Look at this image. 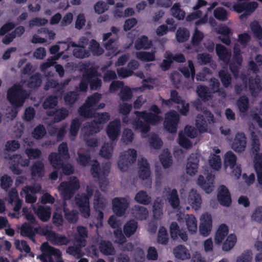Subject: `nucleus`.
I'll return each instance as SVG.
<instances>
[{"label":"nucleus","instance_id":"f257e3e1","mask_svg":"<svg viewBox=\"0 0 262 262\" xmlns=\"http://www.w3.org/2000/svg\"><path fill=\"white\" fill-rule=\"evenodd\" d=\"M27 96L26 91L18 84H14L8 90L7 98L13 107L12 109L13 118H15L17 114L16 108L23 105Z\"/></svg>","mask_w":262,"mask_h":262},{"label":"nucleus","instance_id":"f03ea898","mask_svg":"<svg viewBox=\"0 0 262 262\" xmlns=\"http://www.w3.org/2000/svg\"><path fill=\"white\" fill-rule=\"evenodd\" d=\"M110 166L107 164L100 166L97 160H95L92 164L91 172L94 179H97L102 191H104V188L107 185L108 182L106 177L110 172Z\"/></svg>","mask_w":262,"mask_h":262},{"label":"nucleus","instance_id":"7ed1b4c3","mask_svg":"<svg viewBox=\"0 0 262 262\" xmlns=\"http://www.w3.org/2000/svg\"><path fill=\"white\" fill-rule=\"evenodd\" d=\"M40 250L42 253L38 256L37 258H39L41 262H54L53 256L56 262H62L60 251L50 246L48 242L41 244Z\"/></svg>","mask_w":262,"mask_h":262},{"label":"nucleus","instance_id":"20e7f679","mask_svg":"<svg viewBox=\"0 0 262 262\" xmlns=\"http://www.w3.org/2000/svg\"><path fill=\"white\" fill-rule=\"evenodd\" d=\"M149 111L151 112L148 113L146 111L141 112L136 111L134 114L139 118L143 119L149 124V126L156 125L162 120V117L160 116L161 111L157 105H152L149 108Z\"/></svg>","mask_w":262,"mask_h":262},{"label":"nucleus","instance_id":"39448f33","mask_svg":"<svg viewBox=\"0 0 262 262\" xmlns=\"http://www.w3.org/2000/svg\"><path fill=\"white\" fill-rule=\"evenodd\" d=\"M86 190V193H83L75 198V203L79 208L81 216L88 219L90 215L89 200L92 196L94 191L89 186H87Z\"/></svg>","mask_w":262,"mask_h":262},{"label":"nucleus","instance_id":"423d86ee","mask_svg":"<svg viewBox=\"0 0 262 262\" xmlns=\"http://www.w3.org/2000/svg\"><path fill=\"white\" fill-rule=\"evenodd\" d=\"M137 151L134 149H128L122 152L118 161V166L121 171H126L129 166L134 163L137 159Z\"/></svg>","mask_w":262,"mask_h":262},{"label":"nucleus","instance_id":"0eeeda50","mask_svg":"<svg viewBox=\"0 0 262 262\" xmlns=\"http://www.w3.org/2000/svg\"><path fill=\"white\" fill-rule=\"evenodd\" d=\"M79 182L76 178L69 181H63L58 186V189L65 199L72 197L76 190L79 188Z\"/></svg>","mask_w":262,"mask_h":262},{"label":"nucleus","instance_id":"6e6552de","mask_svg":"<svg viewBox=\"0 0 262 262\" xmlns=\"http://www.w3.org/2000/svg\"><path fill=\"white\" fill-rule=\"evenodd\" d=\"M57 43L64 44L66 46V51L68 50L70 47H74L73 55L76 58L83 59L88 57L90 55V51L85 49V47L78 45L76 42L73 41L70 37L66 38L64 41H58Z\"/></svg>","mask_w":262,"mask_h":262},{"label":"nucleus","instance_id":"1a4fd4ad","mask_svg":"<svg viewBox=\"0 0 262 262\" xmlns=\"http://www.w3.org/2000/svg\"><path fill=\"white\" fill-rule=\"evenodd\" d=\"M41 232V234L45 236L47 239L53 245H67L70 242V239L67 236L57 233L52 230L43 228Z\"/></svg>","mask_w":262,"mask_h":262},{"label":"nucleus","instance_id":"9d476101","mask_svg":"<svg viewBox=\"0 0 262 262\" xmlns=\"http://www.w3.org/2000/svg\"><path fill=\"white\" fill-rule=\"evenodd\" d=\"M179 120L180 116L176 111H168L165 114L163 123L164 128L170 133H176Z\"/></svg>","mask_w":262,"mask_h":262},{"label":"nucleus","instance_id":"9b49d317","mask_svg":"<svg viewBox=\"0 0 262 262\" xmlns=\"http://www.w3.org/2000/svg\"><path fill=\"white\" fill-rule=\"evenodd\" d=\"M242 0L235 3L233 6V10L237 13L244 12L245 15H250L258 7V4L255 2H242Z\"/></svg>","mask_w":262,"mask_h":262},{"label":"nucleus","instance_id":"f8f14e48","mask_svg":"<svg viewBox=\"0 0 262 262\" xmlns=\"http://www.w3.org/2000/svg\"><path fill=\"white\" fill-rule=\"evenodd\" d=\"M212 227V220L211 214L206 212L200 218L199 231L203 236H207L210 233Z\"/></svg>","mask_w":262,"mask_h":262},{"label":"nucleus","instance_id":"ddd939ff","mask_svg":"<svg viewBox=\"0 0 262 262\" xmlns=\"http://www.w3.org/2000/svg\"><path fill=\"white\" fill-rule=\"evenodd\" d=\"M128 205L127 200L124 198H115L113 200V210L118 216L124 214Z\"/></svg>","mask_w":262,"mask_h":262},{"label":"nucleus","instance_id":"4468645a","mask_svg":"<svg viewBox=\"0 0 262 262\" xmlns=\"http://www.w3.org/2000/svg\"><path fill=\"white\" fill-rule=\"evenodd\" d=\"M106 134L111 141L116 140L120 134L121 123L120 120L116 119L110 122L106 127Z\"/></svg>","mask_w":262,"mask_h":262},{"label":"nucleus","instance_id":"2eb2a0df","mask_svg":"<svg viewBox=\"0 0 262 262\" xmlns=\"http://www.w3.org/2000/svg\"><path fill=\"white\" fill-rule=\"evenodd\" d=\"M217 199L219 203L223 206L229 207L231 205V194L226 186L222 185L219 187Z\"/></svg>","mask_w":262,"mask_h":262},{"label":"nucleus","instance_id":"dca6fc26","mask_svg":"<svg viewBox=\"0 0 262 262\" xmlns=\"http://www.w3.org/2000/svg\"><path fill=\"white\" fill-rule=\"evenodd\" d=\"M214 176L211 173H208L206 180L202 175H200L197 180V184L206 193H210L213 189Z\"/></svg>","mask_w":262,"mask_h":262},{"label":"nucleus","instance_id":"f3484780","mask_svg":"<svg viewBox=\"0 0 262 262\" xmlns=\"http://www.w3.org/2000/svg\"><path fill=\"white\" fill-rule=\"evenodd\" d=\"M247 144L246 137L244 133L236 134L231 147L236 152H242L245 150Z\"/></svg>","mask_w":262,"mask_h":262},{"label":"nucleus","instance_id":"a211bd4d","mask_svg":"<svg viewBox=\"0 0 262 262\" xmlns=\"http://www.w3.org/2000/svg\"><path fill=\"white\" fill-rule=\"evenodd\" d=\"M138 174L139 178L143 180L147 179L150 175L149 163L146 159L142 157L138 159Z\"/></svg>","mask_w":262,"mask_h":262},{"label":"nucleus","instance_id":"6ab92c4d","mask_svg":"<svg viewBox=\"0 0 262 262\" xmlns=\"http://www.w3.org/2000/svg\"><path fill=\"white\" fill-rule=\"evenodd\" d=\"M199 158L196 154H191L188 158L186 166V172L190 176H193L198 171Z\"/></svg>","mask_w":262,"mask_h":262},{"label":"nucleus","instance_id":"aec40b11","mask_svg":"<svg viewBox=\"0 0 262 262\" xmlns=\"http://www.w3.org/2000/svg\"><path fill=\"white\" fill-rule=\"evenodd\" d=\"M89 63H85L81 65L80 68L81 71L84 72L83 76L86 80H91L92 78L100 75L97 72V67L92 66L89 67Z\"/></svg>","mask_w":262,"mask_h":262},{"label":"nucleus","instance_id":"412c9836","mask_svg":"<svg viewBox=\"0 0 262 262\" xmlns=\"http://www.w3.org/2000/svg\"><path fill=\"white\" fill-rule=\"evenodd\" d=\"M37 229L27 223H24L20 228V234L24 236L28 237L33 242L35 241V233L37 232Z\"/></svg>","mask_w":262,"mask_h":262},{"label":"nucleus","instance_id":"4be33fe9","mask_svg":"<svg viewBox=\"0 0 262 262\" xmlns=\"http://www.w3.org/2000/svg\"><path fill=\"white\" fill-rule=\"evenodd\" d=\"M188 200L192 208H194L195 210H198L201 207L202 204L201 197V195L198 193L196 190L192 189L190 190Z\"/></svg>","mask_w":262,"mask_h":262},{"label":"nucleus","instance_id":"5701e85b","mask_svg":"<svg viewBox=\"0 0 262 262\" xmlns=\"http://www.w3.org/2000/svg\"><path fill=\"white\" fill-rule=\"evenodd\" d=\"M35 213L41 221L47 222L51 217V209L47 206H39L35 210Z\"/></svg>","mask_w":262,"mask_h":262},{"label":"nucleus","instance_id":"b1692460","mask_svg":"<svg viewBox=\"0 0 262 262\" xmlns=\"http://www.w3.org/2000/svg\"><path fill=\"white\" fill-rule=\"evenodd\" d=\"M134 45L135 49L137 50H148L151 48L152 43L147 36L142 35L135 41Z\"/></svg>","mask_w":262,"mask_h":262},{"label":"nucleus","instance_id":"393cba45","mask_svg":"<svg viewBox=\"0 0 262 262\" xmlns=\"http://www.w3.org/2000/svg\"><path fill=\"white\" fill-rule=\"evenodd\" d=\"M260 150L259 141L257 138H253L252 141L251 152L254 156V164L262 162V153H259Z\"/></svg>","mask_w":262,"mask_h":262},{"label":"nucleus","instance_id":"a878e982","mask_svg":"<svg viewBox=\"0 0 262 262\" xmlns=\"http://www.w3.org/2000/svg\"><path fill=\"white\" fill-rule=\"evenodd\" d=\"M248 82L249 88L251 95L254 97L257 96L262 90L259 79L254 78L251 76L248 79Z\"/></svg>","mask_w":262,"mask_h":262},{"label":"nucleus","instance_id":"bb28decb","mask_svg":"<svg viewBox=\"0 0 262 262\" xmlns=\"http://www.w3.org/2000/svg\"><path fill=\"white\" fill-rule=\"evenodd\" d=\"M229 232L228 227L225 224L219 226L214 237L215 243L220 245L224 241Z\"/></svg>","mask_w":262,"mask_h":262},{"label":"nucleus","instance_id":"cd10ccee","mask_svg":"<svg viewBox=\"0 0 262 262\" xmlns=\"http://www.w3.org/2000/svg\"><path fill=\"white\" fill-rule=\"evenodd\" d=\"M174 256L180 259L185 260L190 257L188 250L183 245H178L173 249Z\"/></svg>","mask_w":262,"mask_h":262},{"label":"nucleus","instance_id":"c85d7f7f","mask_svg":"<svg viewBox=\"0 0 262 262\" xmlns=\"http://www.w3.org/2000/svg\"><path fill=\"white\" fill-rule=\"evenodd\" d=\"M180 72L186 78H189L190 76L192 80H194L195 71L194 64L192 60L188 61V67H183L179 69Z\"/></svg>","mask_w":262,"mask_h":262},{"label":"nucleus","instance_id":"c756f323","mask_svg":"<svg viewBox=\"0 0 262 262\" xmlns=\"http://www.w3.org/2000/svg\"><path fill=\"white\" fill-rule=\"evenodd\" d=\"M31 173L33 178H41L44 174V164L41 161L34 162L31 168Z\"/></svg>","mask_w":262,"mask_h":262},{"label":"nucleus","instance_id":"7c9ffc66","mask_svg":"<svg viewBox=\"0 0 262 262\" xmlns=\"http://www.w3.org/2000/svg\"><path fill=\"white\" fill-rule=\"evenodd\" d=\"M77 232L79 236L75 237L76 242L80 246H85L86 243L85 238L88 237V230L86 227L83 226H78L77 227Z\"/></svg>","mask_w":262,"mask_h":262},{"label":"nucleus","instance_id":"2f4dec72","mask_svg":"<svg viewBox=\"0 0 262 262\" xmlns=\"http://www.w3.org/2000/svg\"><path fill=\"white\" fill-rule=\"evenodd\" d=\"M138 223L134 220L127 221L123 226V232L127 237H129L136 231Z\"/></svg>","mask_w":262,"mask_h":262},{"label":"nucleus","instance_id":"473e14b6","mask_svg":"<svg viewBox=\"0 0 262 262\" xmlns=\"http://www.w3.org/2000/svg\"><path fill=\"white\" fill-rule=\"evenodd\" d=\"M49 161L54 169H60L63 163V157L57 152H52L49 155Z\"/></svg>","mask_w":262,"mask_h":262},{"label":"nucleus","instance_id":"72a5a7b5","mask_svg":"<svg viewBox=\"0 0 262 262\" xmlns=\"http://www.w3.org/2000/svg\"><path fill=\"white\" fill-rule=\"evenodd\" d=\"M42 82V77L40 73H36L32 75L27 80V86L30 89H37L39 88Z\"/></svg>","mask_w":262,"mask_h":262},{"label":"nucleus","instance_id":"f704fd0d","mask_svg":"<svg viewBox=\"0 0 262 262\" xmlns=\"http://www.w3.org/2000/svg\"><path fill=\"white\" fill-rule=\"evenodd\" d=\"M148 210L144 206L135 205L133 209V214L135 217L139 220L146 219L148 215Z\"/></svg>","mask_w":262,"mask_h":262},{"label":"nucleus","instance_id":"c9c22d12","mask_svg":"<svg viewBox=\"0 0 262 262\" xmlns=\"http://www.w3.org/2000/svg\"><path fill=\"white\" fill-rule=\"evenodd\" d=\"M137 116L133 119L132 124L133 127L136 130H139L142 133H147L150 130V126L144 120L142 121Z\"/></svg>","mask_w":262,"mask_h":262},{"label":"nucleus","instance_id":"e433bc0d","mask_svg":"<svg viewBox=\"0 0 262 262\" xmlns=\"http://www.w3.org/2000/svg\"><path fill=\"white\" fill-rule=\"evenodd\" d=\"M186 224L189 232L193 234L197 231V220L193 214H187L186 218Z\"/></svg>","mask_w":262,"mask_h":262},{"label":"nucleus","instance_id":"4c0bfd02","mask_svg":"<svg viewBox=\"0 0 262 262\" xmlns=\"http://www.w3.org/2000/svg\"><path fill=\"white\" fill-rule=\"evenodd\" d=\"M215 50L216 54L221 60L225 62L229 61L230 55L228 54L226 47L222 44L218 43L216 45Z\"/></svg>","mask_w":262,"mask_h":262},{"label":"nucleus","instance_id":"58836bf2","mask_svg":"<svg viewBox=\"0 0 262 262\" xmlns=\"http://www.w3.org/2000/svg\"><path fill=\"white\" fill-rule=\"evenodd\" d=\"M219 77L225 88H227L231 85V76L227 70H220L219 72Z\"/></svg>","mask_w":262,"mask_h":262},{"label":"nucleus","instance_id":"ea45409f","mask_svg":"<svg viewBox=\"0 0 262 262\" xmlns=\"http://www.w3.org/2000/svg\"><path fill=\"white\" fill-rule=\"evenodd\" d=\"M78 113L80 116L84 118H91L94 117L95 111L92 106L86 105V103H84L78 109Z\"/></svg>","mask_w":262,"mask_h":262},{"label":"nucleus","instance_id":"a19ab883","mask_svg":"<svg viewBox=\"0 0 262 262\" xmlns=\"http://www.w3.org/2000/svg\"><path fill=\"white\" fill-rule=\"evenodd\" d=\"M94 205L96 210H103L105 207V200L98 190L95 192Z\"/></svg>","mask_w":262,"mask_h":262},{"label":"nucleus","instance_id":"79ce46f5","mask_svg":"<svg viewBox=\"0 0 262 262\" xmlns=\"http://www.w3.org/2000/svg\"><path fill=\"white\" fill-rule=\"evenodd\" d=\"M236 103L238 108L241 113H245L248 111L249 107V101L247 96H241L237 99Z\"/></svg>","mask_w":262,"mask_h":262},{"label":"nucleus","instance_id":"37998d69","mask_svg":"<svg viewBox=\"0 0 262 262\" xmlns=\"http://www.w3.org/2000/svg\"><path fill=\"white\" fill-rule=\"evenodd\" d=\"M86 127L89 135H92L99 132L102 129V125L100 124V122L97 121V119H94L88 123Z\"/></svg>","mask_w":262,"mask_h":262},{"label":"nucleus","instance_id":"c03bdc74","mask_svg":"<svg viewBox=\"0 0 262 262\" xmlns=\"http://www.w3.org/2000/svg\"><path fill=\"white\" fill-rule=\"evenodd\" d=\"M237 238L234 234H230L223 244L222 249L225 251L230 250L235 245Z\"/></svg>","mask_w":262,"mask_h":262},{"label":"nucleus","instance_id":"a18cd8bd","mask_svg":"<svg viewBox=\"0 0 262 262\" xmlns=\"http://www.w3.org/2000/svg\"><path fill=\"white\" fill-rule=\"evenodd\" d=\"M58 97L55 95L48 96L42 103V106L45 109L53 108L57 106Z\"/></svg>","mask_w":262,"mask_h":262},{"label":"nucleus","instance_id":"49530a36","mask_svg":"<svg viewBox=\"0 0 262 262\" xmlns=\"http://www.w3.org/2000/svg\"><path fill=\"white\" fill-rule=\"evenodd\" d=\"M135 199L136 202L143 205H148L151 201L150 197L143 190L139 191L136 194Z\"/></svg>","mask_w":262,"mask_h":262},{"label":"nucleus","instance_id":"de8ad7c7","mask_svg":"<svg viewBox=\"0 0 262 262\" xmlns=\"http://www.w3.org/2000/svg\"><path fill=\"white\" fill-rule=\"evenodd\" d=\"M190 36L189 31L185 28H179L176 33V38L178 42H184L187 41Z\"/></svg>","mask_w":262,"mask_h":262},{"label":"nucleus","instance_id":"09e8293b","mask_svg":"<svg viewBox=\"0 0 262 262\" xmlns=\"http://www.w3.org/2000/svg\"><path fill=\"white\" fill-rule=\"evenodd\" d=\"M213 15L216 19L220 21H225L228 19V14L225 8L217 7L214 10Z\"/></svg>","mask_w":262,"mask_h":262},{"label":"nucleus","instance_id":"8fccbe9b","mask_svg":"<svg viewBox=\"0 0 262 262\" xmlns=\"http://www.w3.org/2000/svg\"><path fill=\"white\" fill-rule=\"evenodd\" d=\"M46 129L42 124L37 125L32 133V136L36 140L42 139L46 134Z\"/></svg>","mask_w":262,"mask_h":262},{"label":"nucleus","instance_id":"3c124183","mask_svg":"<svg viewBox=\"0 0 262 262\" xmlns=\"http://www.w3.org/2000/svg\"><path fill=\"white\" fill-rule=\"evenodd\" d=\"M168 235L166 228L162 226L160 228L157 235V241L162 245H166L168 242Z\"/></svg>","mask_w":262,"mask_h":262},{"label":"nucleus","instance_id":"603ef678","mask_svg":"<svg viewBox=\"0 0 262 262\" xmlns=\"http://www.w3.org/2000/svg\"><path fill=\"white\" fill-rule=\"evenodd\" d=\"M195 125L201 133L207 131V124L203 115L199 114L196 116Z\"/></svg>","mask_w":262,"mask_h":262},{"label":"nucleus","instance_id":"864d4df0","mask_svg":"<svg viewBox=\"0 0 262 262\" xmlns=\"http://www.w3.org/2000/svg\"><path fill=\"white\" fill-rule=\"evenodd\" d=\"M136 55L138 59L144 61H153L156 59L155 52H139L137 53Z\"/></svg>","mask_w":262,"mask_h":262},{"label":"nucleus","instance_id":"5fc2aeb1","mask_svg":"<svg viewBox=\"0 0 262 262\" xmlns=\"http://www.w3.org/2000/svg\"><path fill=\"white\" fill-rule=\"evenodd\" d=\"M118 96L122 101H128L132 99L133 93L129 87L125 86L121 89Z\"/></svg>","mask_w":262,"mask_h":262},{"label":"nucleus","instance_id":"6e6d98bb","mask_svg":"<svg viewBox=\"0 0 262 262\" xmlns=\"http://www.w3.org/2000/svg\"><path fill=\"white\" fill-rule=\"evenodd\" d=\"M169 202L171 206L174 208H177L180 205V200L177 189H173L170 192L168 198Z\"/></svg>","mask_w":262,"mask_h":262},{"label":"nucleus","instance_id":"4d7b16f0","mask_svg":"<svg viewBox=\"0 0 262 262\" xmlns=\"http://www.w3.org/2000/svg\"><path fill=\"white\" fill-rule=\"evenodd\" d=\"M100 248L101 252L106 255H113L115 253V249L109 241L101 243Z\"/></svg>","mask_w":262,"mask_h":262},{"label":"nucleus","instance_id":"13d9d810","mask_svg":"<svg viewBox=\"0 0 262 262\" xmlns=\"http://www.w3.org/2000/svg\"><path fill=\"white\" fill-rule=\"evenodd\" d=\"M197 93L199 97L204 102L209 100L211 96L208 88L206 86L200 85L197 88Z\"/></svg>","mask_w":262,"mask_h":262},{"label":"nucleus","instance_id":"bf43d9fd","mask_svg":"<svg viewBox=\"0 0 262 262\" xmlns=\"http://www.w3.org/2000/svg\"><path fill=\"white\" fill-rule=\"evenodd\" d=\"M236 156L231 151H227L224 158V162L226 166H229L231 168L234 167L236 164Z\"/></svg>","mask_w":262,"mask_h":262},{"label":"nucleus","instance_id":"052dcab7","mask_svg":"<svg viewBox=\"0 0 262 262\" xmlns=\"http://www.w3.org/2000/svg\"><path fill=\"white\" fill-rule=\"evenodd\" d=\"M149 142L150 147L155 149H160L163 145L162 140L156 134L150 136L149 138Z\"/></svg>","mask_w":262,"mask_h":262},{"label":"nucleus","instance_id":"680f3d73","mask_svg":"<svg viewBox=\"0 0 262 262\" xmlns=\"http://www.w3.org/2000/svg\"><path fill=\"white\" fill-rule=\"evenodd\" d=\"M81 125V122L78 118H76L73 119L70 125V135L71 136L76 137L77 135Z\"/></svg>","mask_w":262,"mask_h":262},{"label":"nucleus","instance_id":"e2e57ef3","mask_svg":"<svg viewBox=\"0 0 262 262\" xmlns=\"http://www.w3.org/2000/svg\"><path fill=\"white\" fill-rule=\"evenodd\" d=\"M171 10L173 17L178 20H182L184 18L185 12L180 8L179 4H174L172 7Z\"/></svg>","mask_w":262,"mask_h":262},{"label":"nucleus","instance_id":"0e129e2a","mask_svg":"<svg viewBox=\"0 0 262 262\" xmlns=\"http://www.w3.org/2000/svg\"><path fill=\"white\" fill-rule=\"evenodd\" d=\"M69 110L66 108L61 107V108L57 109L56 110V114L54 118V121L55 122H59L64 120L69 116Z\"/></svg>","mask_w":262,"mask_h":262},{"label":"nucleus","instance_id":"69168bd1","mask_svg":"<svg viewBox=\"0 0 262 262\" xmlns=\"http://www.w3.org/2000/svg\"><path fill=\"white\" fill-rule=\"evenodd\" d=\"M79 98V94L75 91H71L67 93L64 97L65 102L67 104L72 105L75 103Z\"/></svg>","mask_w":262,"mask_h":262},{"label":"nucleus","instance_id":"338daca9","mask_svg":"<svg viewBox=\"0 0 262 262\" xmlns=\"http://www.w3.org/2000/svg\"><path fill=\"white\" fill-rule=\"evenodd\" d=\"M251 30L254 36L259 40H262V28L258 22H254L250 25Z\"/></svg>","mask_w":262,"mask_h":262},{"label":"nucleus","instance_id":"774afa93","mask_svg":"<svg viewBox=\"0 0 262 262\" xmlns=\"http://www.w3.org/2000/svg\"><path fill=\"white\" fill-rule=\"evenodd\" d=\"M25 153L29 160L38 159L41 155V150L38 148H27Z\"/></svg>","mask_w":262,"mask_h":262}]
</instances>
